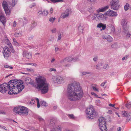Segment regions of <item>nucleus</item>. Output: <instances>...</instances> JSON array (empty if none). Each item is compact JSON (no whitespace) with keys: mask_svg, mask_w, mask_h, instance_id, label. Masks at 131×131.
Returning <instances> with one entry per match:
<instances>
[{"mask_svg":"<svg viewBox=\"0 0 131 131\" xmlns=\"http://www.w3.org/2000/svg\"><path fill=\"white\" fill-rule=\"evenodd\" d=\"M23 84L17 81L11 80L7 84L5 83L0 85V92L4 93L9 90V94H17L21 91L24 88Z\"/></svg>","mask_w":131,"mask_h":131,"instance_id":"obj_1","label":"nucleus"},{"mask_svg":"<svg viewBox=\"0 0 131 131\" xmlns=\"http://www.w3.org/2000/svg\"><path fill=\"white\" fill-rule=\"evenodd\" d=\"M83 94V91L79 83L72 82L69 84L67 88V96L71 101H75L81 99Z\"/></svg>","mask_w":131,"mask_h":131,"instance_id":"obj_2","label":"nucleus"},{"mask_svg":"<svg viewBox=\"0 0 131 131\" xmlns=\"http://www.w3.org/2000/svg\"><path fill=\"white\" fill-rule=\"evenodd\" d=\"M37 83V89L41 90V93L45 94L48 90L49 85L46 81V79L43 77L38 76L36 78Z\"/></svg>","mask_w":131,"mask_h":131,"instance_id":"obj_3","label":"nucleus"},{"mask_svg":"<svg viewBox=\"0 0 131 131\" xmlns=\"http://www.w3.org/2000/svg\"><path fill=\"white\" fill-rule=\"evenodd\" d=\"M13 111L15 114L27 115H28V111L26 107L22 106H19L15 107Z\"/></svg>","mask_w":131,"mask_h":131,"instance_id":"obj_4","label":"nucleus"},{"mask_svg":"<svg viewBox=\"0 0 131 131\" xmlns=\"http://www.w3.org/2000/svg\"><path fill=\"white\" fill-rule=\"evenodd\" d=\"M86 117L90 119H92L97 115V113L95 112L92 105H90L86 111Z\"/></svg>","mask_w":131,"mask_h":131,"instance_id":"obj_5","label":"nucleus"},{"mask_svg":"<svg viewBox=\"0 0 131 131\" xmlns=\"http://www.w3.org/2000/svg\"><path fill=\"white\" fill-rule=\"evenodd\" d=\"M56 122V119L55 118H52L50 120L48 126L52 128H50V131H61V126H55Z\"/></svg>","mask_w":131,"mask_h":131,"instance_id":"obj_6","label":"nucleus"},{"mask_svg":"<svg viewBox=\"0 0 131 131\" xmlns=\"http://www.w3.org/2000/svg\"><path fill=\"white\" fill-rule=\"evenodd\" d=\"M98 123L99 128L101 131H107L106 123L104 117H100L98 119Z\"/></svg>","mask_w":131,"mask_h":131,"instance_id":"obj_7","label":"nucleus"},{"mask_svg":"<svg viewBox=\"0 0 131 131\" xmlns=\"http://www.w3.org/2000/svg\"><path fill=\"white\" fill-rule=\"evenodd\" d=\"M52 78L53 82L55 83H61L64 82V79L62 77L59 75H57L56 76H52Z\"/></svg>","mask_w":131,"mask_h":131,"instance_id":"obj_8","label":"nucleus"},{"mask_svg":"<svg viewBox=\"0 0 131 131\" xmlns=\"http://www.w3.org/2000/svg\"><path fill=\"white\" fill-rule=\"evenodd\" d=\"M111 3V8L112 9L116 10L118 9L120 6L118 0H112Z\"/></svg>","mask_w":131,"mask_h":131,"instance_id":"obj_9","label":"nucleus"},{"mask_svg":"<svg viewBox=\"0 0 131 131\" xmlns=\"http://www.w3.org/2000/svg\"><path fill=\"white\" fill-rule=\"evenodd\" d=\"M7 4L6 1H4L2 3L3 8L7 15H9L10 13V11L7 6Z\"/></svg>","mask_w":131,"mask_h":131,"instance_id":"obj_10","label":"nucleus"},{"mask_svg":"<svg viewBox=\"0 0 131 131\" xmlns=\"http://www.w3.org/2000/svg\"><path fill=\"white\" fill-rule=\"evenodd\" d=\"M3 50V53L4 57L5 58L7 59L9 57L10 54V52L8 48L6 47H5L4 48Z\"/></svg>","mask_w":131,"mask_h":131,"instance_id":"obj_11","label":"nucleus"},{"mask_svg":"<svg viewBox=\"0 0 131 131\" xmlns=\"http://www.w3.org/2000/svg\"><path fill=\"white\" fill-rule=\"evenodd\" d=\"M105 13L107 15L112 17L116 16L117 15L116 12H115L114 11L110 10H109L107 11Z\"/></svg>","mask_w":131,"mask_h":131,"instance_id":"obj_12","label":"nucleus"},{"mask_svg":"<svg viewBox=\"0 0 131 131\" xmlns=\"http://www.w3.org/2000/svg\"><path fill=\"white\" fill-rule=\"evenodd\" d=\"M36 102L37 103V107L39 108L40 107V105L39 100L38 98L31 99L29 103L30 104H35Z\"/></svg>","mask_w":131,"mask_h":131,"instance_id":"obj_13","label":"nucleus"},{"mask_svg":"<svg viewBox=\"0 0 131 131\" xmlns=\"http://www.w3.org/2000/svg\"><path fill=\"white\" fill-rule=\"evenodd\" d=\"M0 20L3 25L5 24L6 20L5 17L4 16L2 11H0Z\"/></svg>","mask_w":131,"mask_h":131,"instance_id":"obj_14","label":"nucleus"},{"mask_svg":"<svg viewBox=\"0 0 131 131\" xmlns=\"http://www.w3.org/2000/svg\"><path fill=\"white\" fill-rule=\"evenodd\" d=\"M98 19L99 20H106L107 17V15H105L102 14H98Z\"/></svg>","mask_w":131,"mask_h":131,"instance_id":"obj_15","label":"nucleus"},{"mask_svg":"<svg viewBox=\"0 0 131 131\" xmlns=\"http://www.w3.org/2000/svg\"><path fill=\"white\" fill-rule=\"evenodd\" d=\"M102 38L104 39H105L108 42H111L113 41V38L109 35L106 36L104 35H102Z\"/></svg>","mask_w":131,"mask_h":131,"instance_id":"obj_16","label":"nucleus"},{"mask_svg":"<svg viewBox=\"0 0 131 131\" xmlns=\"http://www.w3.org/2000/svg\"><path fill=\"white\" fill-rule=\"evenodd\" d=\"M128 22V21L126 19L124 18L122 20L121 25L124 29L128 28L127 27H126Z\"/></svg>","mask_w":131,"mask_h":131,"instance_id":"obj_17","label":"nucleus"},{"mask_svg":"<svg viewBox=\"0 0 131 131\" xmlns=\"http://www.w3.org/2000/svg\"><path fill=\"white\" fill-rule=\"evenodd\" d=\"M23 56L24 57H25L28 59L31 58L32 56L31 53L28 51L24 52Z\"/></svg>","mask_w":131,"mask_h":131,"instance_id":"obj_18","label":"nucleus"},{"mask_svg":"<svg viewBox=\"0 0 131 131\" xmlns=\"http://www.w3.org/2000/svg\"><path fill=\"white\" fill-rule=\"evenodd\" d=\"M128 28L124 29V33L127 37H130V38L131 34L129 33L128 30Z\"/></svg>","mask_w":131,"mask_h":131,"instance_id":"obj_19","label":"nucleus"},{"mask_svg":"<svg viewBox=\"0 0 131 131\" xmlns=\"http://www.w3.org/2000/svg\"><path fill=\"white\" fill-rule=\"evenodd\" d=\"M36 26V23L34 21H32L29 27V30H31L33 28H34Z\"/></svg>","mask_w":131,"mask_h":131,"instance_id":"obj_20","label":"nucleus"},{"mask_svg":"<svg viewBox=\"0 0 131 131\" xmlns=\"http://www.w3.org/2000/svg\"><path fill=\"white\" fill-rule=\"evenodd\" d=\"M122 114L123 117H126L129 118V120H131V118L129 117L130 116V115L129 113L125 111H122Z\"/></svg>","mask_w":131,"mask_h":131,"instance_id":"obj_21","label":"nucleus"},{"mask_svg":"<svg viewBox=\"0 0 131 131\" xmlns=\"http://www.w3.org/2000/svg\"><path fill=\"white\" fill-rule=\"evenodd\" d=\"M108 8L109 6H107L105 7L99 8L98 9L96 10V12H97L98 13L100 12H104L108 9Z\"/></svg>","mask_w":131,"mask_h":131,"instance_id":"obj_22","label":"nucleus"},{"mask_svg":"<svg viewBox=\"0 0 131 131\" xmlns=\"http://www.w3.org/2000/svg\"><path fill=\"white\" fill-rule=\"evenodd\" d=\"M25 81L27 84H31L32 81L30 78L27 77L25 79Z\"/></svg>","mask_w":131,"mask_h":131,"instance_id":"obj_23","label":"nucleus"},{"mask_svg":"<svg viewBox=\"0 0 131 131\" xmlns=\"http://www.w3.org/2000/svg\"><path fill=\"white\" fill-rule=\"evenodd\" d=\"M6 42L8 45V47L12 51L13 50V48L11 44L9 42V40L8 39H7L6 40Z\"/></svg>","mask_w":131,"mask_h":131,"instance_id":"obj_24","label":"nucleus"},{"mask_svg":"<svg viewBox=\"0 0 131 131\" xmlns=\"http://www.w3.org/2000/svg\"><path fill=\"white\" fill-rule=\"evenodd\" d=\"M98 14H95L92 15L91 17V18L92 19L96 21H98Z\"/></svg>","mask_w":131,"mask_h":131,"instance_id":"obj_25","label":"nucleus"},{"mask_svg":"<svg viewBox=\"0 0 131 131\" xmlns=\"http://www.w3.org/2000/svg\"><path fill=\"white\" fill-rule=\"evenodd\" d=\"M67 58V61L69 62H74L77 60L75 58H72L71 57H68Z\"/></svg>","mask_w":131,"mask_h":131,"instance_id":"obj_26","label":"nucleus"},{"mask_svg":"<svg viewBox=\"0 0 131 131\" xmlns=\"http://www.w3.org/2000/svg\"><path fill=\"white\" fill-rule=\"evenodd\" d=\"M64 12L68 16L71 13V9L69 8H67Z\"/></svg>","mask_w":131,"mask_h":131,"instance_id":"obj_27","label":"nucleus"},{"mask_svg":"<svg viewBox=\"0 0 131 131\" xmlns=\"http://www.w3.org/2000/svg\"><path fill=\"white\" fill-rule=\"evenodd\" d=\"M17 0H12V3L9 4L10 5H11L13 7L14 6L17 2Z\"/></svg>","mask_w":131,"mask_h":131,"instance_id":"obj_28","label":"nucleus"},{"mask_svg":"<svg viewBox=\"0 0 131 131\" xmlns=\"http://www.w3.org/2000/svg\"><path fill=\"white\" fill-rule=\"evenodd\" d=\"M88 10L90 13H92L94 10V8L93 7H91L88 9Z\"/></svg>","mask_w":131,"mask_h":131,"instance_id":"obj_29","label":"nucleus"},{"mask_svg":"<svg viewBox=\"0 0 131 131\" xmlns=\"http://www.w3.org/2000/svg\"><path fill=\"white\" fill-rule=\"evenodd\" d=\"M61 18H65L68 17V16L65 13V12H64L61 14Z\"/></svg>","mask_w":131,"mask_h":131,"instance_id":"obj_30","label":"nucleus"},{"mask_svg":"<svg viewBox=\"0 0 131 131\" xmlns=\"http://www.w3.org/2000/svg\"><path fill=\"white\" fill-rule=\"evenodd\" d=\"M40 103L41 105L42 106H46L48 105L44 101H41Z\"/></svg>","mask_w":131,"mask_h":131,"instance_id":"obj_31","label":"nucleus"},{"mask_svg":"<svg viewBox=\"0 0 131 131\" xmlns=\"http://www.w3.org/2000/svg\"><path fill=\"white\" fill-rule=\"evenodd\" d=\"M129 5L128 3H126L124 6V9L125 11H127L129 9Z\"/></svg>","mask_w":131,"mask_h":131,"instance_id":"obj_32","label":"nucleus"},{"mask_svg":"<svg viewBox=\"0 0 131 131\" xmlns=\"http://www.w3.org/2000/svg\"><path fill=\"white\" fill-rule=\"evenodd\" d=\"M90 73L89 72H80V75L82 76L84 75H85L87 74H89Z\"/></svg>","mask_w":131,"mask_h":131,"instance_id":"obj_33","label":"nucleus"},{"mask_svg":"<svg viewBox=\"0 0 131 131\" xmlns=\"http://www.w3.org/2000/svg\"><path fill=\"white\" fill-rule=\"evenodd\" d=\"M50 1L52 3H53L63 1L62 0H50Z\"/></svg>","mask_w":131,"mask_h":131,"instance_id":"obj_34","label":"nucleus"},{"mask_svg":"<svg viewBox=\"0 0 131 131\" xmlns=\"http://www.w3.org/2000/svg\"><path fill=\"white\" fill-rule=\"evenodd\" d=\"M48 13V12L47 10H44L43 12L42 15L45 16H47Z\"/></svg>","mask_w":131,"mask_h":131,"instance_id":"obj_35","label":"nucleus"},{"mask_svg":"<svg viewBox=\"0 0 131 131\" xmlns=\"http://www.w3.org/2000/svg\"><path fill=\"white\" fill-rule=\"evenodd\" d=\"M21 34L20 32L17 33L16 32L15 34V36L16 37H20L21 36Z\"/></svg>","mask_w":131,"mask_h":131,"instance_id":"obj_36","label":"nucleus"},{"mask_svg":"<svg viewBox=\"0 0 131 131\" xmlns=\"http://www.w3.org/2000/svg\"><path fill=\"white\" fill-rule=\"evenodd\" d=\"M5 68L6 69H12L13 67H12L9 66L8 65H5L4 66Z\"/></svg>","mask_w":131,"mask_h":131,"instance_id":"obj_37","label":"nucleus"},{"mask_svg":"<svg viewBox=\"0 0 131 131\" xmlns=\"http://www.w3.org/2000/svg\"><path fill=\"white\" fill-rule=\"evenodd\" d=\"M13 40L14 44L16 46H18V43L17 42L16 39L15 38H13Z\"/></svg>","mask_w":131,"mask_h":131,"instance_id":"obj_38","label":"nucleus"},{"mask_svg":"<svg viewBox=\"0 0 131 131\" xmlns=\"http://www.w3.org/2000/svg\"><path fill=\"white\" fill-rule=\"evenodd\" d=\"M111 47L113 48L116 49L117 48V44L114 43L112 45Z\"/></svg>","mask_w":131,"mask_h":131,"instance_id":"obj_39","label":"nucleus"},{"mask_svg":"<svg viewBox=\"0 0 131 131\" xmlns=\"http://www.w3.org/2000/svg\"><path fill=\"white\" fill-rule=\"evenodd\" d=\"M68 116L70 119H73L74 118V116L73 114H68Z\"/></svg>","mask_w":131,"mask_h":131,"instance_id":"obj_40","label":"nucleus"},{"mask_svg":"<svg viewBox=\"0 0 131 131\" xmlns=\"http://www.w3.org/2000/svg\"><path fill=\"white\" fill-rule=\"evenodd\" d=\"M126 106L127 108H130L131 107V102L127 104Z\"/></svg>","mask_w":131,"mask_h":131,"instance_id":"obj_41","label":"nucleus"},{"mask_svg":"<svg viewBox=\"0 0 131 131\" xmlns=\"http://www.w3.org/2000/svg\"><path fill=\"white\" fill-rule=\"evenodd\" d=\"M103 24L102 23H99L97 25V27L98 28H101V27H102V26H103Z\"/></svg>","mask_w":131,"mask_h":131,"instance_id":"obj_42","label":"nucleus"},{"mask_svg":"<svg viewBox=\"0 0 131 131\" xmlns=\"http://www.w3.org/2000/svg\"><path fill=\"white\" fill-rule=\"evenodd\" d=\"M56 19L55 17H51L50 18L49 20L50 21L53 22Z\"/></svg>","mask_w":131,"mask_h":131,"instance_id":"obj_43","label":"nucleus"},{"mask_svg":"<svg viewBox=\"0 0 131 131\" xmlns=\"http://www.w3.org/2000/svg\"><path fill=\"white\" fill-rule=\"evenodd\" d=\"M102 26V27H101V28H100L101 30H104L106 27L105 25H104V24H103V26Z\"/></svg>","mask_w":131,"mask_h":131,"instance_id":"obj_44","label":"nucleus"},{"mask_svg":"<svg viewBox=\"0 0 131 131\" xmlns=\"http://www.w3.org/2000/svg\"><path fill=\"white\" fill-rule=\"evenodd\" d=\"M51 32L52 33H55L57 32V30L56 28H54L51 30Z\"/></svg>","mask_w":131,"mask_h":131,"instance_id":"obj_45","label":"nucleus"},{"mask_svg":"<svg viewBox=\"0 0 131 131\" xmlns=\"http://www.w3.org/2000/svg\"><path fill=\"white\" fill-rule=\"evenodd\" d=\"M49 71H50V72H51V71H56V70L54 68H50L49 69Z\"/></svg>","mask_w":131,"mask_h":131,"instance_id":"obj_46","label":"nucleus"},{"mask_svg":"<svg viewBox=\"0 0 131 131\" xmlns=\"http://www.w3.org/2000/svg\"><path fill=\"white\" fill-rule=\"evenodd\" d=\"M67 57L66 58H65L64 59L60 61V63H62L66 61H67Z\"/></svg>","mask_w":131,"mask_h":131,"instance_id":"obj_47","label":"nucleus"},{"mask_svg":"<svg viewBox=\"0 0 131 131\" xmlns=\"http://www.w3.org/2000/svg\"><path fill=\"white\" fill-rule=\"evenodd\" d=\"M43 12L42 11H39L38 13V15L40 16L42 15Z\"/></svg>","mask_w":131,"mask_h":131,"instance_id":"obj_48","label":"nucleus"},{"mask_svg":"<svg viewBox=\"0 0 131 131\" xmlns=\"http://www.w3.org/2000/svg\"><path fill=\"white\" fill-rule=\"evenodd\" d=\"M92 88H93V89L94 91H96L97 92H98L99 91V90H98V89L96 88V87H94V86H93L92 87Z\"/></svg>","mask_w":131,"mask_h":131,"instance_id":"obj_49","label":"nucleus"},{"mask_svg":"<svg viewBox=\"0 0 131 131\" xmlns=\"http://www.w3.org/2000/svg\"><path fill=\"white\" fill-rule=\"evenodd\" d=\"M108 66V65L107 64H104V66L103 67V68L104 69H106L107 67Z\"/></svg>","mask_w":131,"mask_h":131,"instance_id":"obj_50","label":"nucleus"},{"mask_svg":"<svg viewBox=\"0 0 131 131\" xmlns=\"http://www.w3.org/2000/svg\"><path fill=\"white\" fill-rule=\"evenodd\" d=\"M36 5V4L35 3H32L30 5V8H32Z\"/></svg>","mask_w":131,"mask_h":131,"instance_id":"obj_51","label":"nucleus"},{"mask_svg":"<svg viewBox=\"0 0 131 131\" xmlns=\"http://www.w3.org/2000/svg\"><path fill=\"white\" fill-rule=\"evenodd\" d=\"M127 57H128L127 56H125L124 57H123L122 58V60L123 61V60H125V59H127Z\"/></svg>","mask_w":131,"mask_h":131,"instance_id":"obj_52","label":"nucleus"},{"mask_svg":"<svg viewBox=\"0 0 131 131\" xmlns=\"http://www.w3.org/2000/svg\"><path fill=\"white\" fill-rule=\"evenodd\" d=\"M6 113L4 111H0V114H5Z\"/></svg>","mask_w":131,"mask_h":131,"instance_id":"obj_53","label":"nucleus"},{"mask_svg":"<svg viewBox=\"0 0 131 131\" xmlns=\"http://www.w3.org/2000/svg\"><path fill=\"white\" fill-rule=\"evenodd\" d=\"M93 59L94 61H96L97 59V57H94Z\"/></svg>","mask_w":131,"mask_h":131,"instance_id":"obj_54","label":"nucleus"},{"mask_svg":"<svg viewBox=\"0 0 131 131\" xmlns=\"http://www.w3.org/2000/svg\"><path fill=\"white\" fill-rule=\"evenodd\" d=\"M61 34H60L59 36H58V40H60L61 39Z\"/></svg>","mask_w":131,"mask_h":131,"instance_id":"obj_55","label":"nucleus"},{"mask_svg":"<svg viewBox=\"0 0 131 131\" xmlns=\"http://www.w3.org/2000/svg\"><path fill=\"white\" fill-rule=\"evenodd\" d=\"M115 105L112 104H109V106H110L112 107H114L115 108H116L114 107Z\"/></svg>","mask_w":131,"mask_h":131,"instance_id":"obj_56","label":"nucleus"},{"mask_svg":"<svg viewBox=\"0 0 131 131\" xmlns=\"http://www.w3.org/2000/svg\"><path fill=\"white\" fill-rule=\"evenodd\" d=\"M96 103L97 104H99L100 103L101 101L99 100H97L96 101Z\"/></svg>","mask_w":131,"mask_h":131,"instance_id":"obj_57","label":"nucleus"},{"mask_svg":"<svg viewBox=\"0 0 131 131\" xmlns=\"http://www.w3.org/2000/svg\"><path fill=\"white\" fill-rule=\"evenodd\" d=\"M17 24V23L15 21H14L13 26L14 27H15L16 26Z\"/></svg>","mask_w":131,"mask_h":131,"instance_id":"obj_58","label":"nucleus"},{"mask_svg":"<svg viewBox=\"0 0 131 131\" xmlns=\"http://www.w3.org/2000/svg\"><path fill=\"white\" fill-rule=\"evenodd\" d=\"M99 65L101 66H102V63H100V64L99 65H97L96 66V69H99Z\"/></svg>","mask_w":131,"mask_h":131,"instance_id":"obj_59","label":"nucleus"},{"mask_svg":"<svg viewBox=\"0 0 131 131\" xmlns=\"http://www.w3.org/2000/svg\"><path fill=\"white\" fill-rule=\"evenodd\" d=\"M27 70L28 71H33V70L32 69H30L29 68H27Z\"/></svg>","mask_w":131,"mask_h":131,"instance_id":"obj_60","label":"nucleus"},{"mask_svg":"<svg viewBox=\"0 0 131 131\" xmlns=\"http://www.w3.org/2000/svg\"><path fill=\"white\" fill-rule=\"evenodd\" d=\"M33 37L32 36H30L28 37V39L29 40H31L33 39Z\"/></svg>","mask_w":131,"mask_h":131,"instance_id":"obj_61","label":"nucleus"},{"mask_svg":"<svg viewBox=\"0 0 131 131\" xmlns=\"http://www.w3.org/2000/svg\"><path fill=\"white\" fill-rule=\"evenodd\" d=\"M53 9H52V8H51L50 9V11H49L50 13L51 14L53 12Z\"/></svg>","mask_w":131,"mask_h":131,"instance_id":"obj_62","label":"nucleus"},{"mask_svg":"<svg viewBox=\"0 0 131 131\" xmlns=\"http://www.w3.org/2000/svg\"><path fill=\"white\" fill-rule=\"evenodd\" d=\"M38 119L40 121H42L43 120V119L40 117H39Z\"/></svg>","mask_w":131,"mask_h":131,"instance_id":"obj_63","label":"nucleus"},{"mask_svg":"<svg viewBox=\"0 0 131 131\" xmlns=\"http://www.w3.org/2000/svg\"><path fill=\"white\" fill-rule=\"evenodd\" d=\"M121 128L120 127H118L117 129V131H121Z\"/></svg>","mask_w":131,"mask_h":131,"instance_id":"obj_64","label":"nucleus"}]
</instances>
